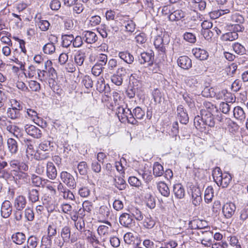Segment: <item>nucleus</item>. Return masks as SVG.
<instances>
[{"instance_id": "obj_1", "label": "nucleus", "mask_w": 248, "mask_h": 248, "mask_svg": "<svg viewBox=\"0 0 248 248\" xmlns=\"http://www.w3.org/2000/svg\"><path fill=\"white\" fill-rule=\"evenodd\" d=\"M201 117L197 115L194 120V124L195 127L197 129L205 128V125H207L210 127L215 126V118H212L209 113H207L205 111H201Z\"/></svg>"}, {"instance_id": "obj_2", "label": "nucleus", "mask_w": 248, "mask_h": 248, "mask_svg": "<svg viewBox=\"0 0 248 248\" xmlns=\"http://www.w3.org/2000/svg\"><path fill=\"white\" fill-rule=\"evenodd\" d=\"M61 181L70 189H75L76 187L77 183L74 176L70 173L62 171L60 174Z\"/></svg>"}, {"instance_id": "obj_3", "label": "nucleus", "mask_w": 248, "mask_h": 248, "mask_svg": "<svg viewBox=\"0 0 248 248\" xmlns=\"http://www.w3.org/2000/svg\"><path fill=\"white\" fill-rule=\"evenodd\" d=\"M119 222L123 227L130 228L135 225V220L132 215L127 213H123L119 217Z\"/></svg>"}, {"instance_id": "obj_4", "label": "nucleus", "mask_w": 248, "mask_h": 248, "mask_svg": "<svg viewBox=\"0 0 248 248\" xmlns=\"http://www.w3.org/2000/svg\"><path fill=\"white\" fill-rule=\"evenodd\" d=\"M139 62L141 64L147 63L149 66H152L154 61V53L152 50L140 54L139 58Z\"/></svg>"}, {"instance_id": "obj_5", "label": "nucleus", "mask_w": 248, "mask_h": 248, "mask_svg": "<svg viewBox=\"0 0 248 248\" xmlns=\"http://www.w3.org/2000/svg\"><path fill=\"white\" fill-rule=\"evenodd\" d=\"M168 42L167 37L164 38L160 36H157L155 39L154 45L159 52L165 53L166 51V46L168 44Z\"/></svg>"}, {"instance_id": "obj_6", "label": "nucleus", "mask_w": 248, "mask_h": 248, "mask_svg": "<svg viewBox=\"0 0 248 248\" xmlns=\"http://www.w3.org/2000/svg\"><path fill=\"white\" fill-rule=\"evenodd\" d=\"M126 70L124 67L119 68L114 74L111 76V80L112 83L117 86L121 85L123 81V77L125 76Z\"/></svg>"}, {"instance_id": "obj_7", "label": "nucleus", "mask_w": 248, "mask_h": 248, "mask_svg": "<svg viewBox=\"0 0 248 248\" xmlns=\"http://www.w3.org/2000/svg\"><path fill=\"white\" fill-rule=\"evenodd\" d=\"M50 42L45 45L43 47V51L45 54H52L55 51V46L54 44L57 42V37L51 35L49 38Z\"/></svg>"}, {"instance_id": "obj_8", "label": "nucleus", "mask_w": 248, "mask_h": 248, "mask_svg": "<svg viewBox=\"0 0 248 248\" xmlns=\"http://www.w3.org/2000/svg\"><path fill=\"white\" fill-rule=\"evenodd\" d=\"M13 206L8 200L4 201L1 206L0 214L3 218H7L12 214Z\"/></svg>"}, {"instance_id": "obj_9", "label": "nucleus", "mask_w": 248, "mask_h": 248, "mask_svg": "<svg viewBox=\"0 0 248 248\" xmlns=\"http://www.w3.org/2000/svg\"><path fill=\"white\" fill-rule=\"evenodd\" d=\"M61 236L64 242H68L70 241L71 243H73L77 240V238L72 236H71V229L68 226H65L62 228Z\"/></svg>"}, {"instance_id": "obj_10", "label": "nucleus", "mask_w": 248, "mask_h": 248, "mask_svg": "<svg viewBox=\"0 0 248 248\" xmlns=\"http://www.w3.org/2000/svg\"><path fill=\"white\" fill-rule=\"evenodd\" d=\"M10 166L13 169L14 172L15 170H28V165L24 162H21L19 160L14 159L9 161Z\"/></svg>"}, {"instance_id": "obj_11", "label": "nucleus", "mask_w": 248, "mask_h": 248, "mask_svg": "<svg viewBox=\"0 0 248 248\" xmlns=\"http://www.w3.org/2000/svg\"><path fill=\"white\" fill-rule=\"evenodd\" d=\"M236 210L235 205L232 202H227L222 207L223 215L226 218H230L234 214Z\"/></svg>"}, {"instance_id": "obj_12", "label": "nucleus", "mask_w": 248, "mask_h": 248, "mask_svg": "<svg viewBox=\"0 0 248 248\" xmlns=\"http://www.w3.org/2000/svg\"><path fill=\"white\" fill-rule=\"evenodd\" d=\"M26 132L30 136L36 139H39L42 137V131L38 127L33 125H26L25 126Z\"/></svg>"}, {"instance_id": "obj_13", "label": "nucleus", "mask_w": 248, "mask_h": 248, "mask_svg": "<svg viewBox=\"0 0 248 248\" xmlns=\"http://www.w3.org/2000/svg\"><path fill=\"white\" fill-rule=\"evenodd\" d=\"M192 203L195 206L200 205L202 201L201 192L200 188L193 187L192 189Z\"/></svg>"}, {"instance_id": "obj_14", "label": "nucleus", "mask_w": 248, "mask_h": 248, "mask_svg": "<svg viewBox=\"0 0 248 248\" xmlns=\"http://www.w3.org/2000/svg\"><path fill=\"white\" fill-rule=\"evenodd\" d=\"M186 16L185 12L180 9L174 10L173 9L171 13L169 15V20L171 22L178 21Z\"/></svg>"}, {"instance_id": "obj_15", "label": "nucleus", "mask_w": 248, "mask_h": 248, "mask_svg": "<svg viewBox=\"0 0 248 248\" xmlns=\"http://www.w3.org/2000/svg\"><path fill=\"white\" fill-rule=\"evenodd\" d=\"M178 65L182 68L188 70L192 67V61L186 56H180L177 60Z\"/></svg>"}, {"instance_id": "obj_16", "label": "nucleus", "mask_w": 248, "mask_h": 248, "mask_svg": "<svg viewBox=\"0 0 248 248\" xmlns=\"http://www.w3.org/2000/svg\"><path fill=\"white\" fill-rule=\"evenodd\" d=\"M27 204L26 197L23 195H19L15 198L14 201V207L16 209L23 210Z\"/></svg>"}, {"instance_id": "obj_17", "label": "nucleus", "mask_w": 248, "mask_h": 248, "mask_svg": "<svg viewBox=\"0 0 248 248\" xmlns=\"http://www.w3.org/2000/svg\"><path fill=\"white\" fill-rule=\"evenodd\" d=\"M178 117L180 123L186 124L188 122L189 118L186 110L184 109L182 105H179L177 109Z\"/></svg>"}, {"instance_id": "obj_18", "label": "nucleus", "mask_w": 248, "mask_h": 248, "mask_svg": "<svg viewBox=\"0 0 248 248\" xmlns=\"http://www.w3.org/2000/svg\"><path fill=\"white\" fill-rule=\"evenodd\" d=\"M8 150L12 155H16L18 151V145L16 140L12 138H8L7 140Z\"/></svg>"}, {"instance_id": "obj_19", "label": "nucleus", "mask_w": 248, "mask_h": 248, "mask_svg": "<svg viewBox=\"0 0 248 248\" xmlns=\"http://www.w3.org/2000/svg\"><path fill=\"white\" fill-rule=\"evenodd\" d=\"M129 110L130 109L127 108L126 106L124 107L123 106H121L117 108L116 114L122 123L125 122V119H126V116Z\"/></svg>"}, {"instance_id": "obj_20", "label": "nucleus", "mask_w": 248, "mask_h": 248, "mask_svg": "<svg viewBox=\"0 0 248 248\" xmlns=\"http://www.w3.org/2000/svg\"><path fill=\"white\" fill-rule=\"evenodd\" d=\"M118 56L121 60L129 65L132 64L134 62L133 55L128 51L119 52Z\"/></svg>"}, {"instance_id": "obj_21", "label": "nucleus", "mask_w": 248, "mask_h": 248, "mask_svg": "<svg viewBox=\"0 0 248 248\" xmlns=\"http://www.w3.org/2000/svg\"><path fill=\"white\" fill-rule=\"evenodd\" d=\"M203 105L204 108L202 109L201 112L204 111L207 113H209L212 118H214V113L218 111L216 107L211 102L207 101L204 102Z\"/></svg>"}, {"instance_id": "obj_22", "label": "nucleus", "mask_w": 248, "mask_h": 248, "mask_svg": "<svg viewBox=\"0 0 248 248\" xmlns=\"http://www.w3.org/2000/svg\"><path fill=\"white\" fill-rule=\"evenodd\" d=\"M84 40L88 44H93L97 41L98 37L93 31H86L82 33Z\"/></svg>"}, {"instance_id": "obj_23", "label": "nucleus", "mask_w": 248, "mask_h": 248, "mask_svg": "<svg viewBox=\"0 0 248 248\" xmlns=\"http://www.w3.org/2000/svg\"><path fill=\"white\" fill-rule=\"evenodd\" d=\"M192 52L197 59L201 61L206 60L209 56L208 53L207 51L200 48H193Z\"/></svg>"}, {"instance_id": "obj_24", "label": "nucleus", "mask_w": 248, "mask_h": 248, "mask_svg": "<svg viewBox=\"0 0 248 248\" xmlns=\"http://www.w3.org/2000/svg\"><path fill=\"white\" fill-rule=\"evenodd\" d=\"M46 175L51 180H54L57 176L56 167L51 162H48L46 164Z\"/></svg>"}, {"instance_id": "obj_25", "label": "nucleus", "mask_w": 248, "mask_h": 248, "mask_svg": "<svg viewBox=\"0 0 248 248\" xmlns=\"http://www.w3.org/2000/svg\"><path fill=\"white\" fill-rule=\"evenodd\" d=\"M227 17L229 21L234 24H243L245 21L243 16L237 12L227 15Z\"/></svg>"}, {"instance_id": "obj_26", "label": "nucleus", "mask_w": 248, "mask_h": 248, "mask_svg": "<svg viewBox=\"0 0 248 248\" xmlns=\"http://www.w3.org/2000/svg\"><path fill=\"white\" fill-rule=\"evenodd\" d=\"M12 241L17 245H22L26 241L25 234L22 232H16L14 233L11 237Z\"/></svg>"}, {"instance_id": "obj_27", "label": "nucleus", "mask_w": 248, "mask_h": 248, "mask_svg": "<svg viewBox=\"0 0 248 248\" xmlns=\"http://www.w3.org/2000/svg\"><path fill=\"white\" fill-rule=\"evenodd\" d=\"M173 191L175 196L177 199H182L184 197L185 191L183 186L181 184H176L174 185Z\"/></svg>"}, {"instance_id": "obj_28", "label": "nucleus", "mask_w": 248, "mask_h": 248, "mask_svg": "<svg viewBox=\"0 0 248 248\" xmlns=\"http://www.w3.org/2000/svg\"><path fill=\"white\" fill-rule=\"evenodd\" d=\"M233 116L234 118L240 122H244L246 119V114L244 109L239 106L235 107L233 108Z\"/></svg>"}, {"instance_id": "obj_29", "label": "nucleus", "mask_w": 248, "mask_h": 248, "mask_svg": "<svg viewBox=\"0 0 248 248\" xmlns=\"http://www.w3.org/2000/svg\"><path fill=\"white\" fill-rule=\"evenodd\" d=\"M39 239L35 235L30 236L27 241V245L22 248H36L38 245Z\"/></svg>"}, {"instance_id": "obj_30", "label": "nucleus", "mask_w": 248, "mask_h": 248, "mask_svg": "<svg viewBox=\"0 0 248 248\" xmlns=\"http://www.w3.org/2000/svg\"><path fill=\"white\" fill-rule=\"evenodd\" d=\"M232 180V176L230 174L228 173H224L221 177V180L217 185L219 186H222L223 188L227 187Z\"/></svg>"}, {"instance_id": "obj_31", "label": "nucleus", "mask_w": 248, "mask_h": 248, "mask_svg": "<svg viewBox=\"0 0 248 248\" xmlns=\"http://www.w3.org/2000/svg\"><path fill=\"white\" fill-rule=\"evenodd\" d=\"M7 114L9 118L13 120L20 119L22 115L19 108L16 109V108H9Z\"/></svg>"}, {"instance_id": "obj_32", "label": "nucleus", "mask_w": 248, "mask_h": 248, "mask_svg": "<svg viewBox=\"0 0 248 248\" xmlns=\"http://www.w3.org/2000/svg\"><path fill=\"white\" fill-rule=\"evenodd\" d=\"M28 170H15L14 172V177H16V180H23L25 182H27L30 180V176L26 172Z\"/></svg>"}, {"instance_id": "obj_33", "label": "nucleus", "mask_w": 248, "mask_h": 248, "mask_svg": "<svg viewBox=\"0 0 248 248\" xmlns=\"http://www.w3.org/2000/svg\"><path fill=\"white\" fill-rule=\"evenodd\" d=\"M114 186L120 190L126 188V184L124 180L120 176H115L114 178Z\"/></svg>"}, {"instance_id": "obj_34", "label": "nucleus", "mask_w": 248, "mask_h": 248, "mask_svg": "<svg viewBox=\"0 0 248 248\" xmlns=\"http://www.w3.org/2000/svg\"><path fill=\"white\" fill-rule=\"evenodd\" d=\"M157 189L162 196L168 197L170 195V189L164 182H159L157 184Z\"/></svg>"}, {"instance_id": "obj_35", "label": "nucleus", "mask_w": 248, "mask_h": 248, "mask_svg": "<svg viewBox=\"0 0 248 248\" xmlns=\"http://www.w3.org/2000/svg\"><path fill=\"white\" fill-rule=\"evenodd\" d=\"M109 89V86L105 84L104 79L102 78H99L96 83V90L100 93H106Z\"/></svg>"}, {"instance_id": "obj_36", "label": "nucleus", "mask_w": 248, "mask_h": 248, "mask_svg": "<svg viewBox=\"0 0 248 248\" xmlns=\"http://www.w3.org/2000/svg\"><path fill=\"white\" fill-rule=\"evenodd\" d=\"M238 38V33L232 31L223 34L221 38L223 41H233Z\"/></svg>"}, {"instance_id": "obj_37", "label": "nucleus", "mask_w": 248, "mask_h": 248, "mask_svg": "<svg viewBox=\"0 0 248 248\" xmlns=\"http://www.w3.org/2000/svg\"><path fill=\"white\" fill-rule=\"evenodd\" d=\"M233 51L239 55H243L247 54V50L245 47L239 43L235 42L232 45Z\"/></svg>"}, {"instance_id": "obj_38", "label": "nucleus", "mask_w": 248, "mask_h": 248, "mask_svg": "<svg viewBox=\"0 0 248 248\" xmlns=\"http://www.w3.org/2000/svg\"><path fill=\"white\" fill-rule=\"evenodd\" d=\"M129 213L132 215V217L138 221L142 220L143 218V215L140 210L136 207L130 208L129 211Z\"/></svg>"}, {"instance_id": "obj_39", "label": "nucleus", "mask_w": 248, "mask_h": 248, "mask_svg": "<svg viewBox=\"0 0 248 248\" xmlns=\"http://www.w3.org/2000/svg\"><path fill=\"white\" fill-rule=\"evenodd\" d=\"M88 235L87 237L88 241L93 246L96 248L95 245H100V242L99 241L97 237L95 234L91 232L90 230H87Z\"/></svg>"}, {"instance_id": "obj_40", "label": "nucleus", "mask_w": 248, "mask_h": 248, "mask_svg": "<svg viewBox=\"0 0 248 248\" xmlns=\"http://www.w3.org/2000/svg\"><path fill=\"white\" fill-rule=\"evenodd\" d=\"M54 143L50 140H44L39 146V149L43 151H52Z\"/></svg>"}, {"instance_id": "obj_41", "label": "nucleus", "mask_w": 248, "mask_h": 248, "mask_svg": "<svg viewBox=\"0 0 248 248\" xmlns=\"http://www.w3.org/2000/svg\"><path fill=\"white\" fill-rule=\"evenodd\" d=\"M28 198L29 201L33 203L37 202L39 199V191L36 189H29Z\"/></svg>"}, {"instance_id": "obj_42", "label": "nucleus", "mask_w": 248, "mask_h": 248, "mask_svg": "<svg viewBox=\"0 0 248 248\" xmlns=\"http://www.w3.org/2000/svg\"><path fill=\"white\" fill-rule=\"evenodd\" d=\"M163 166L158 162H155L153 166V174L155 177H159L164 174Z\"/></svg>"}, {"instance_id": "obj_43", "label": "nucleus", "mask_w": 248, "mask_h": 248, "mask_svg": "<svg viewBox=\"0 0 248 248\" xmlns=\"http://www.w3.org/2000/svg\"><path fill=\"white\" fill-rule=\"evenodd\" d=\"M62 46L64 47H68L71 45L72 43H73L74 36L73 34H65L62 35Z\"/></svg>"}, {"instance_id": "obj_44", "label": "nucleus", "mask_w": 248, "mask_h": 248, "mask_svg": "<svg viewBox=\"0 0 248 248\" xmlns=\"http://www.w3.org/2000/svg\"><path fill=\"white\" fill-rule=\"evenodd\" d=\"M212 175L214 181L217 184V183H218V182H219L221 180L223 173H222L220 168L216 167L213 171Z\"/></svg>"}, {"instance_id": "obj_45", "label": "nucleus", "mask_w": 248, "mask_h": 248, "mask_svg": "<svg viewBox=\"0 0 248 248\" xmlns=\"http://www.w3.org/2000/svg\"><path fill=\"white\" fill-rule=\"evenodd\" d=\"M0 178H2L6 181L8 180H12V179H15L11 172L6 169L0 170Z\"/></svg>"}, {"instance_id": "obj_46", "label": "nucleus", "mask_w": 248, "mask_h": 248, "mask_svg": "<svg viewBox=\"0 0 248 248\" xmlns=\"http://www.w3.org/2000/svg\"><path fill=\"white\" fill-rule=\"evenodd\" d=\"M85 58V53L81 52H78L75 56V62L78 66H81L83 63Z\"/></svg>"}, {"instance_id": "obj_47", "label": "nucleus", "mask_w": 248, "mask_h": 248, "mask_svg": "<svg viewBox=\"0 0 248 248\" xmlns=\"http://www.w3.org/2000/svg\"><path fill=\"white\" fill-rule=\"evenodd\" d=\"M202 95L206 97H213L216 95L214 88L210 87H205L202 91Z\"/></svg>"}, {"instance_id": "obj_48", "label": "nucleus", "mask_w": 248, "mask_h": 248, "mask_svg": "<svg viewBox=\"0 0 248 248\" xmlns=\"http://www.w3.org/2000/svg\"><path fill=\"white\" fill-rule=\"evenodd\" d=\"M52 62L50 61H47L45 63V70H40L37 69V74L38 77V78L41 80H43L45 77L46 74V70H47V67L51 65Z\"/></svg>"}, {"instance_id": "obj_49", "label": "nucleus", "mask_w": 248, "mask_h": 248, "mask_svg": "<svg viewBox=\"0 0 248 248\" xmlns=\"http://www.w3.org/2000/svg\"><path fill=\"white\" fill-rule=\"evenodd\" d=\"M88 169L87 164L85 161H81L78 164V169L80 175H86L88 172Z\"/></svg>"}, {"instance_id": "obj_50", "label": "nucleus", "mask_w": 248, "mask_h": 248, "mask_svg": "<svg viewBox=\"0 0 248 248\" xmlns=\"http://www.w3.org/2000/svg\"><path fill=\"white\" fill-rule=\"evenodd\" d=\"M37 71V69H36V67L33 65H31L29 66L28 70L26 72L24 73V74L26 77L31 78L36 77Z\"/></svg>"}, {"instance_id": "obj_51", "label": "nucleus", "mask_w": 248, "mask_h": 248, "mask_svg": "<svg viewBox=\"0 0 248 248\" xmlns=\"http://www.w3.org/2000/svg\"><path fill=\"white\" fill-rule=\"evenodd\" d=\"M155 224V221L150 216L146 217L143 222V226L148 229H152Z\"/></svg>"}, {"instance_id": "obj_52", "label": "nucleus", "mask_w": 248, "mask_h": 248, "mask_svg": "<svg viewBox=\"0 0 248 248\" xmlns=\"http://www.w3.org/2000/svg\"><path fill=\"white\" fill-rule=\"evenodd\" d=\"M99 213L104 218H108L110 214V206L102 205L99 209Z\"/></svg>"}, {"instance_id": "obj_53", "label": "nucleus", "mask_w": 248, "mask_h": 248, "mask_svg": "<svg viewBox=\"0 0 248 248\" xmlns=\"http://www.w3.org/2000/svg\"><path fill=\"white\" fill-rule=\"evenodd\" d=\"M214 196L213 189L211 186H208L205 190L204 199L207 202H211Z\"/></svg>"}, {"instance_id": "obj_54", "label": "nucleus", "mask_w": 248, "mask_h": 248, "mask_svg": "<svg viewBox=\"0 0 248 248\" xmlns=\"http://www.w3.org/2000/svg\"><path fill=\"white\" fill-rule=\"evenodd\" d=\"M228 27L230 28V31L237 33L238 32H243L245 30V27L243 24H231L228 26Z\"/></svg>"}, {"instance_id": "obj_55", "label": "nucleus", "mask_w": 248, "mask_h": 248, "mask_svg": "<svg viewBox=\"0 0 248 248\" xmlns=\"http://www.w3.org/2000/svg\"><path fill=\"white\" fill-rule=\"evenodd\" d=\"M24 212L25 217L28 221H31L34 219V214L32 208L28 207L25 209Z\"/></svg>"}, {"instance_id": "obj_56", "label": "nucleus", "mask_w": 248, "mask_h": 248, "mask_svg": "<svg viewBox=\"0 0 248 248\" xmlns=\"http://www.w3.org/2000/svg\"><path fill=\"white\" fill-rule=\"evenodd\" d=\"M133 113H134L136 120L142 119L145 115L144 111L139 107H137L134 108L133 110Z\"/></svg>"}, {"instance_id": "obj_57", "label": "nucleus", "mask_w": 248, "mask_h": 248, "mask_svg": "<svg viewBox=\"0 0 248 248\" xmlns=\"http://www.w3.org/2000/svg\"><path fill=\"white\" fill-rule=\"evenodd\" d=\"M184 40L191 44H194L196 42V37L192 33L186 32L183 35Z\"/></svg>"}, {"instance_id": "obj_58", "label": "nucleus", "mask_w": 248, "mask_h": 248, "mask_svg": "<svg viewBox=\"0 0 248 248\" xmlns=\"http://www.w3.org/2000/svg\"><path fill=\"white\" fill-rule=\"evenodd\" d=\"M6 129L10 133H13L14 135L17 138L20 137L18 134L20 129L16 125H9L7 126Z\"/></svg>"}, {"instance_id": "obj_59", "label": "nucleus", "mask_w": 248, "mask_h": 248, "mask_svg": "<svg viewBox=\"0 0 248 248\" xmlns=\"http://www.w3.org/2000/svg\"><path fill=\"white\" fill-rule=\"evenodd\" d=\"M184 100L186 101L189 108L193 109L195 108L194 101L189 95V94L186 93L183 95Z\"/></svg>"}, {"instance_id": "obj_60", "label": "nucleus", "mask_w": 248, "mask_h": 248, "mask_svg": "<svg viewBox=\"0 0 248 248\" xmlns=\"http://www.w3.org/2000/svg\"><path fill=\"white\" fill-rule=\"evenodd\" d=\"M154 101L156 103H160L162 101V94L159 90L155 89L152 93Z\"/></svg>"}, {"instance_id": "obj_61", "label": "nucleus", "mask_w": 248, "mask_h": 248, "mask_svg": "<svg viewBox=\"0 0 248 248\" xmlns=\"http://www.w3.org/2000/svg\"><path fill=\"white\" fill-rule=\"evenodd\" d=\"M82 83L87 89L91 88L93 87V82L91 78L89 76H85L83 78Z\"/></svg>"}, {"instance_id": "obj_62", "label": "nucleus", "mask_w": 248, "mask_h": 248, "mask_svg": "<svg viewBox=\"0 0 248 248\" xmlns=\"http://www.w3.org/2000/svg\"><path fill=\"white\" fill-rule=\"evenodd\" d=\"M129 184L135 187H139L141 185V181L135 176H131L128 179Z\"/></svg>"}, {"instance_id": "obj_63", "label": "nucleus", "mask_w": 248, "mask_h": 248, "mask_svg": "<svg viewBox=\"0 0 248 248\" xmlns=\"http://www.w3.org/2000/svg\"><path fill=\"white\" fill-rule=\"evenodd\" d=\"M103 68L104 69V67L96 63L92 69V74L96 77L99 76L102 73Z\"/></svg>"}, {"instance_id": "obj_64", "label": "nucleus", "mask_w": 248, "mask_h": 248, "mask_svg": "<svg viewBox=\"0 0 248 248\" xmlns=\"http://www.w3.org/2000/svg\"><path fill=\"white\" fill-rule=\"evenodd\" d=\"M29 87L31 91L38 92L40 89V84L36 81L31 80L29 82Z\"/></svg>"}]
</instances>
